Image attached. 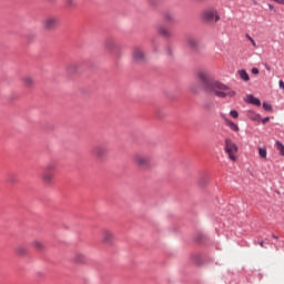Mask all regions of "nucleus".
Instances as JSON below:
<instances>
[{"label": "nucleus", "mask_w": 284, "mask_h": 284, "mask_svg": "<svg viewBox=\"0 0 284 284\" xmlns=\"http://www.w3.org/2000/svg\"><path fill=\"white\" fill-rule=\"evenodd\" d=\"M199 84L192 82L189 85V92L191 94H206V97H211L214 94V74L212 71L202 70L196 74Z\"/></svg>", "instance_id": "nucleus-1"}, {"label": "nucleus", "mask_w": 284, "mask_h": 284, "mask_svg": "<svg viewBox=\"0 0 284 284\" xmlns=\"http://www.w3.org/2000/svg\"><path fill=\"white\" fill-rule=\"evenodd\" d=\"M132 163L135 164L136 168H140V170H150V168H152L150 156L143 152L133 153Z\"/></svg>", "instance_id": "nucleus-2"}, {"label": "nucleus", "mask_w": 284, "mask_h": 284, "mask_svg": "<svg viewBox=\"0 0 284 284\" xmlns=\"http://www.w3.org/2000/svg\"><path fill=\"white\" fill-rule=\"evenodd\" d=\"M214 94L215 97H219L220 99H225V97H235L236 92L232 91L230 87L221 83V82H215L214 83Z\"/></svg>", "instance_id": "nucleus-3"}, {"label": "nucleus", "mask_w": 284, "mask_h": 284, "mask_svg": "<svg viewBox=\"0 0 284 284\" xmlns=\"http://www.w3.org/2000/svg\"><path fill=\"white\" fill-rule=\"evenodd\" d=\"M225 152L227 153L230 161H237L239 156L236 154H239V146L231 139L225 140Z\"/></svg>", "instance_id": "nucleus-4"}, {"label": "nucleus", "mask_w": 284, "mask_h": 284, "mask_svg": "<svg viewBox=\"0 0 284 284\" xmlns=\"http://www.w3.org/2000/svg\"><path fill=\"white\" fill-rule=\"evenodd\" d=\"M201 21L204 26H212L214 22V8H206L201 13Z\"/></svg>", "instance_id": "nucleus-5"}, {"label": "nucleus", "mask_w": 284, "mask_h": 284, "mask_svg": "<svg viewBox=\"0 0 284 284\" xmlns=\"http://www.w3.org/2000/svg\"><path fill=\"white\" fill-rule=\"evenodd\" d=\"M59 26V19L57 17H47L42 20L43 30H54Z\"/></svg>", "instance_id": "nucleus-6"}, {"label": "nucleus", "mask_w": 284, "mask_h": 284, "mask_svg": "<svg viewBox=\"0 0 284 284\" xmlns=\"http://www.w3.org/2000/svg\"><path fill=\"white\" fill-rule=\"evenodd\" d=\"M132 59L135 63H143L146 61L145 51L141 47H135L132 50Z\"/></svg>", "instance_id": "nucleus-7"}, {"label": "nucleus", "mask_w": 284, "mask_h": 284, "mask_svg": "<svg viewBox=\"0 0 284 284\" xmlns=\"http://www.w3.org/2000/svg\"><path fill=\"white\" fill-rule=\"evenodd\" d=\"M104 48L108 50V52H112L113 54H116L119 52V42L114 40V38H108L104 41Z\"/></svg>", "instance_id": "nucleus-8"}, {"label": "nucleus", "mask_w": 284, "mask_h": 284, "mask_svg": "<svg viewBox=\"0 0 284 284\" xmlns=\"http://www.w3.org/2000/svg\"><path fill=\"white\" fill-rule=\"evenodd\" d=\"M101 239H102V243L104 245H113L114 244V233H112V231L104 229L101 232Z\"/></svg>", "instance_id": "nucleus-9"}, {"label": "nucleus", "mask_w": 284, "mask_h": 284, "mask_svg": "<svg viewBox=\"0 0 284 284\" xmlns=\"http://www.w3.org/2000/svg\"><path fill=\"white\" fill-rule=\"evenodd\" d=\"M93 156H97V159H103L104 156H108V146L105 145H95L92 149Z\"/></svg>", "instance_id": "nucleus-10"}, {"label": "nucleus", "mask_w": 284, "mask_h": 284, "mask_svg": "<svg viewBox=\"0 0 284 284\" xmlns=\"http://www.w3.org/2000/svg\"><path fill=\"white\" fill-rule=\"evenodd\" d=\"M43 185H52L54 183V172H43L41 175Z\"/></svg>", "instance_id": "nucleus-11"}, {"label": "nucleus", "mask_w": 284, "mask_h": 284, "mask_svg": "<svg viewBox=\"0 0 284 284\" xmlns=\"http://www.w3.org/2000/svg\"><path fill=\"white\" fill-rule=\"evenodd\" d=\"M186 45L190 50H199V40L194 37L186 38Z\"/></svg>", "instance_id": "nucleus-12"}, {"label": "nucleus", "mask_w": 284, "mask_h": 284, "mask_svg": "<svg viewBox=\"0 0 284 284\" xmlns=\"http://www.w3.org/2000/svg\"><path fill=\"white\" fill-rule=\"evenodd\" d=\"M31 247H33V250H37V252H43V250H45V244H43L41 240H33L31 242Z\"/></svg>", "instance_id": "nucleus-13"}, {"label": "nucleus", "mask_w": 284, "mask_h": 284, "mask_svg": "<svg viewBox=\"0 0 284 284\" xmlns=\"http://www.w3.org/2000/svg\"><path fill=\"white\" fill-rule=\"evenodd\" d=\"M246 103H251L252 105L261 108V100H258V98H255L252 94L246 95Z\"/></svg>", "instance_id": "nucleus-14"}, {"label": "nucleus", "mask_w": 284, "mask_h": 284, "mask_svg": "<svg viewBox=\"0 0 284 284\" xmlns=\"http://www.w3.org/2000/svg\"><path fill=\"white\" fill-rule=\"evenodd\" d=\"M156 31L161 37H171L170 29H168V27L159 26Z\"/></svg>", "instance_id": "nucleus-15"}, {"label": "nucleus", "mask_w": 284, "mask_h": 284, "mask_svg": "<svg viewBox=\"0 0 284 284\" xmlns=\"http://www.w3.org/2000/svg\"><path fill=\"white\" fill-rule=\"evenodd\" d=\"M23 85L26 88H33L34 87V79L32 77L26 75L22 78Z\"/></svg>", "instance_id": "nucleus-16"}, {"label": "nucleus", "mask_w": 284, "mask_h": 284, "mask_svg": "<svg viewBox=\"0 0 284 284\" xmlns=\"http://www.w3.org/2000/svg\"><path fill=\"white\" fill-rule=\"evenodd\" d=\"M77 70H79V64L71 62L67 65V72H69V74H74V72H77Z\"/></svg>", "instance_id": "nucleus-17"}, {"label": "nucleus", "mask_w": 284, "mask_h": 284, "mask_svg": "<svg viewBox=\"0 0 284 284\" xmlns=\"http://www.w3.org/2000/svg\"><path fill=\"white\" fill-rule=\"evenodd\" d=\"M237 74H239L240 79H242V81H245V83H247V81H250V74L247 73V71L241 69L237 71Z\"/></svg>", "instance_id": "nucleus-18"}, {"label": "nucleus", "mask_w": 284, "mask_h": 284, "mask_svg": "<svg viewBox=\"0 0 284 284\" xmlns=\"http://www.w3.org/2000/svg\"><path fill=\"white\" fill-rule=\"evenodd\" d=\"M247 116L251 121H261V115L254 111H248Z\"/></svg>", "instance_id": "nucleus-19"}, {"label": "nucleus", "mask_w": 284, "mask_h": 284, "mask_svg": "<svg viewBox=\"0 0 284 284\" xmlns=\"http://www.w3.org/2000/svg\"><path fill=\"white\" fill-rule=\"evenodd\" d=\"M73 258L77 263H85V255L83 253H77Z\"/></svg>", "instance_id": "nucleus-20"}, {"label": "nucleus", "mask_w": 284, "mask_h": 284, "mask_svg": "<svg viewBox=\"0 0 284 284\" xmlns=\"http://www.w3.org/2000/svg\"><path fill=\"white\" fill-rule=\"evenodd\" d=\"M57 170V164L54 162H49L45 165L44 172H54Z\"/></svg>", "instance_id": "nucleus-21"}, {"label": "nucleus", "mask_w": 284, "mask_h": 284, "mask_svg": "<svg viewBox=\"0 0 284 284\" xmlns=\"http://www.w3.org/2000/svg\"><path fill=\"white\" fill-rule=\"evenodd\" d=\"M195 241H197V243H204V241H207V234L199 233L195 237Z\"/></svg>", "instance_id": "nucleus-22"}, {"label": "nucleus", "mask_w": 284, "mask_h": 284, "mask_svg": "<svg viewBox=\"0 0 284 284\" xmlns=\"http://www.w3.org/2000/svg\"><path fill=\"white\" fill-rule=\"evenodd\" d=\"M16 253L19 254V256H26V254H28V250L23 246H18L16 248Z\"/></svg>", "instance_id": "nucleus-23"}, {"label": "nucleus", "mask_w": 284, "mask_h": 284, "mask_svg": "<svg viewBox=\"0 0 284 284\" xmlns=\"http://www.w3.org/2000/svg\"><path fill=\"white\" fill-rule=\"evenodd\" d=\"M226 125H229L233 132H239V125L230 120H226Z\"/></svg>", "instance_id": "nucleus-24"}, {"label": "nucleus", "mask_w": 284, "mask_h": 284, "mask_svg": "<svg viewBox=\"0 0 284 284\" xmlns=\"http://www.w3.org/2000/svg\"><path fill=\"white\" fill-rule=\"evenodd\" d=\"M258 154H260L261 159H267V149L260 148L258 149Z\"/></svg>", "instance_id": "nucleus-25"}, {"label": "nucleus", "mask_w": 284, "mask_h": 284, "mask_svg": "<svg viewBox=\"0 0 284 284\" xmlns=\"http://www.w3.org/2000/svg\"><path fill=\"white\" fill-rule=\"evenodd\" d=\"M163 19L166 21H174V14L170 13V12H164L163 13Z\"/></svg>", "instance_id": "nucleus-26"}, {"label": "nucleus", "mask_w": 284, "mask_h": 284, "mask_svg": "<svg viewBox=\"0 0 284 284\" xmlns=\"http://www.w3.org/2000/svg\"><path fill=\"white\" fill-rule=\"evenodd\" d=\"M276 150H278L280 154L284 156V145L281 142H276Z\"/></svg>", "instance_id": "nucleus-27"}, {"label": "nucleus", "mask_w": 284, "mask_h": 284, "mask_svg": "<svg viewBox=\"0 0 284 284\" xmlns=\"http://www.w3.org/2000/svg\"><path fill=\"white\" fill-rule=\"evenodd\" d=\"M263 109L266 110L267 112H272V104L264 102L263 103Z\"/></svg>", "instance_id": "nucleus-28"}, {"label": "nucleus", "mask_w": 284, "mask_h": 284, "mask_svg": "<svg viewBox=\"0 0 284 284\" xmlns=\"http://www.w3.org/2000/svg\"><path fill=\"white\" fill-rule=\"evenodd\" d=\"M230 116H232L233 119H239V111L232 110V111L230 112Z\"/></svg>", "instance_id": "nucleus-29"}, {"label": "nucleus", "mask_w": 284, "mask_h": 284, "mask_svg": "<svg viewBox=\"0 0 284 284\" xmlns=\"http://www.w3.org/2000/svg\"><path fill=\"white\" fill-rule=\"evenodd\" d=\"M246 38L248 39V41H251L252 45L256 48V41H254V39H252V37L250 36H246Z\"/></svg>", "instance_id": "nucleus-30"}, {"label": "nucleus", "mask_w": 284, "mask_h": 284, "mask_svg": "<svg viewBox=\"0 0 284 284\" xmlns=\"http://www.w3.org/2000/svg\"><path fill=\"white\" fill-rule=\"evenodd\" d=\"M258 73H260V71H258L257 68H253V69H252V74H258Z\"/></svg>", "instance_id": "nucleus-31"}, {"label": "nucleus", "mask_w": 284, "mask_h": 284, "mask_svg": "<svg viewBox=\"0 0 284 284\" xmlns=\"http://www.w3.org/2000/svg\"><path fill=\"white\" fill-rule=\"evenodd\" d=\"M278 85H280L281 90H284V81L283 80H280Z\"/></svg>", "instance_id": "nucleus-32"}, {"label": "nucleus", "mask_w": 284, "mask_h": 284, "mask_svg": "<svg viewBox=\"0 0 284 284\" xmlns=\"http://www.w3.org/2000/svg\"><path fill=\"white\" fill-rule=\"evenodd\" d=\"M268 9H270V10H273L274 12H276V9H275L274 6H272V4H268Z\"/></svg>", "instance_id": "nucleus-33"}, {"label": "nucleus", "mask_w": 284, "mask_h": 284, "mask_svg": "<svg viewBox=\"0 0 284 284\" xmlns=\"http://www.w3.org/2000/svg\"><path fill=\"white\" fill-rule=\"evenodd\" d=\"M267 121H270V118H264V119L262 120V123L265 124V123H267Z\"/></svg>", "instance_id": "nucleus-34"}, {"label": "nucleus", "mask_w": 284, "mask_h": 284, "mask_svg": "<svg viewBox=\"0 0 284 284\" xmlns=\"http://www.w3.org/2000/svg\"><path fill=\"white\" fill-rule=\"evenodd\" d=\"M258 245H260L261 247H265V242L260 241V242H258Z\"/></svg>", "instance_id": "nucleus-35"}, {"label": "nucleus", "mask_w": 284, "mask_h": 284, "mask_svg": "<svg viewBox=\"0 0 284 284\" xmlns=\"http://www.w3.org/2000/svg\"><path fill=\"white\" fill-rule=\"evenodd\" d=\"M221 19V17H219L217 14L214 16V21H219Z\"/></svg>", "instance_id": "nucleus-36"}, {"label": "nucleus", "mask_w": 284, "mask_h": 284, "mask_svg": "<svg viewBox=\"0 0 284 284\" xmlns=\"http://www.w3.org/2000/svg\"><path fill=\"white\" fill-rule=\"evenodd\" d=\"M168 54H172V51L170 49L168 50Z\"/></svg>", "instance_id": "nucleus-37"}, {"label": "nucleus", "mask_w": 284, "mask_h": 284, "mask_svg": "<svg viewBox=\"0 0 284 284\" xmlns=\"http://www.w3.org/2000/svg\"><path fill=\"white\" fill-rule=\"evenodd\" d=\"M273 239H278V236H276V235H273Z\"/></svg>", "instance_id": "nucleus-38"}, {"label": "nucleus", "mask_w": 284, "mask_h": 284, "mask_svg": "<svg viewBox=\"0 0 284 284\" xmlns=\"http://www.w3.org/2000/svg\"><path fill=\"white\" fill-rule=\"evenodd\" d=\"M266 70H268V71H270V67H266Z\"/></svg>", "instance_id": "nucleus-39"}]
</instances>
